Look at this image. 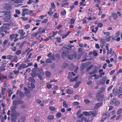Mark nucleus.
Instances as JSON below:
<instances>
[{"instance_id":"obj_45","label":"nucleus","mask_w":122,"mask_h":122,"mask_svg":"<svg viewBox=\"0 0 122 122\" xmlns=\"http://www.w3.org/2000/svg\"><path fill=\"white\" fill-rule=\"evenodd\" d=\"M16 101L17 102V104H23L24 102L23 101L19 100H17Z\"/></svg>"},{"instance_id":"obj_53","label":"nucleus","mask_w":122,"mask_h":122,"mask_svg":"<svg viewBox=\"0 0 122 122\" xmlns=\"http://www.w3.org/2000/svg\"><path fill=\"white\" fill-rule=\"evenodd\" d=\"M93 54L94 56H97V52L95 50H94L93 51Z\"/></svg>"},{"instance_id":"obj_17","label":"nucleus","mask_w":122,"mask_h":122,"mask_svg":"<svg viewBox=\"0 0 122 122\" xmlns=\"http://www.w3.org/2000/svg\"><path fill=\"white\" fill-rule=\"evenodd\" d=\"M11 119L13 121H14L15 119H16L17 117L15 113L11 114Z\"/></svg>"},{"instance_id":"obj_4","label":"nucleus","mask_w":122,"mask_h":122,"mask_svg":"<svg viewBox=\"0 0 122 122\" xmlns=\"http://www.w3.org/2000/svg\"><path fill=\"white\" fill-rule=\"evenodd\" d=\"M122 93V87H119L118 88H116L113 90V93L115 96H116Z\"/></svg>"},{"instance_id":"obj_63","label":"nucleus","mask_w":122,"mask_h":122,"mask_svg":"<svg viewBox=\"0 0 122 122\" xmlns=\"http://www.w3.org/2000/svg\"><path fill=\"white\" fill-rule=\"evenodd\" d=\"M56 57L59 60L60 58V56L59 54H56L55 55Z\"/></svg>"},{"instance_id":"obj_18","label":"nucleus","mask_w":122,"mask_h":122,"mask_svg":"<svg viewBox=\"0 0 122 122\" xmlns=\"http://www.w3.org/2000/svg\"><path fill=\"white\" fill-rule=\"evenodd\" d=\"M105 88L103 87H101L99 90H98V93H102L104 92L105 90Z\"/></svg>"},{"instance_id":"obj_26","label":"nucleus","mask_w":122,"mask_h":122,"mask_svg":"<svg viewBox=\"0 0 122 122\" xmlns=\"http://www.w3.org/2000/svg\"><path fill=\"white\" fill-rule=\"evenodd\" d=\"M117 100L115 98H113L112 99L110 102V104L112 105H113L115 104Z\"/></svg>"},{"instance_id":"obj_60","label":"nucleus","mask_w":122,"mask_h":122,"mask_svg":"<svg viewBox=\"0 0 122 122\" xmlns=\"http://www.w3.org/2000/svg\"><path fill=\"white\" fill-rule=\"evenodd\" d=\"M79 86V84L78 82L76 83L74 86V87L75 88H77Z\"/></svg>"},{"instance_id":"obj_3","label":"nucleus","mask_w":122,"mask_h":122,"mask_svg":"<svg viewBox=\"0 0 122 122\" xmlns=\"http://www.w3.org/2000/svg\"><path fill=\"white\" fill-rule=\"evenodd\" d=\"M22 15L24 16L25 15H30L33 13V10H29L28 9L23 8L22 9Z\"/></svg>"},{"instance_id":"obj_56","label":"nucleus","mask_w":122,"mask_h":122,"mask_svg":"<svg viewBox=\"0 0 122 122\" xmlns=\"http://www.w3.org/2000/svg\"><path fill=\"white\" fill-rule=\"evenodd\" d=\"M51 59L52 60L54 61L55 60V57L54 55V54L52 55H51Z\"/></svg>"},{"instance_id":"obj_52","label":"nucleus","mask_w":122,"mask_h":122,"mask_svg":"<svg viewBox=\"0 0 122 122\" xmlns=\"http://www.w3.org/2000/svg\"><path fill=\"white\" fill-rule=\"evenodd\" d=\"M84 102L86 104H88L90 102V101L88 99H85L84 100Z\"/></svg>"},{"instance_id":"obj_36","label":"nucleus","mask_w":122,"mask_h":122,"mask_svg":"<svg viewBox=\"0 0 122 122\" xmlns=\"http://www.w3.org/2000/svg\"><path fill=\"white\" fill-rule=\"evenodd\" d=\"M31 75L33 77H34L37 76V74L36 72H33L31 73Z\"/></svg>"},{"instance_id":"obj_12","label":"nucleus","mask_w":122,"mask_h":122,"mask_svg":"<svg viewBox=\"0 0 122 122\" xmlns=\"http://www.w3.org/2000/svg\"><path fill=\"white\" fill-rule=\"evenodd\" d=\"M26 68V64L24 63H22L19 65L17 69L18 70H20Z\"/></svg>"},{"instance_id":"obj_16","label":"nucleus","mask_w":122,"mask_h":122,"mask_svg":"<svg viewBox=\"0 0 122 122\" xmlns=\"http://www.w3.org/2000/svg\"><path fill=\"white\" fill-rule=\"evenodd\" d=\"M103 103L102 102H98L96 103L94 107V108L95 109H97L98 107H100L102 106Z\"/></svg>"},{"instance_id":"obj_10","label":"nucleus","mask_w":122,"mask_h":122,"mask_svg":"<svg viewBox=\"0 0 122 122\" xmlns=\"http://www.w3.org/2000/svg\"><path fill=\"white\" fill-rule=\"evenodd\" d=\"M3 8L4 9H6L8 10H10L12 9L11 6L9 4L6 3L3 5Z\"/></svg>"},{"instance_id":"obj_15","label":"nucleus","mask_w":122,"mask_h":122,"mask_svg":"<svg viewBox=\"0 0 122 122\" xmlns=\"http://www.w3.org/2000/svg\"><path fill=\"white\" fill-rule=\"evenodd\" d=\"M18 33L20 34V36H24L25 34V32H24L23 30L20 29L19 30L18 32Z\"/></svg>"},{"instance_id":"obj_28","label":"nucleus","mask_w":122,"mask_h":122,"mask_svg":"<svg viewBox=\"0 0 122 122\" xmlns=\"http://www.w3.org/2000/svg\"><path fill=\"white\" fill-rule=\"evenodd\" d=\"M8 97H10L11 96V94H12V91H11L10 89H8Z\"/></svg>"},{"instance_id":"obj_6","label":"nucleus","mask_w":122,"mask_h":122,"mask_svg":"<svg viewBox=\"0 0 122 122\" xmlns=\"http://www.w3.org/2000/svg\"><path fill=\"white\" fill-rule=\"evenodd\" d=\"M77 55L76 52H74L72 54L69 55L68 56V58L70 60H72L73 59H76L77 58Z\"/></svg>"},{"instance_id":"obj_37","label":"nucleus","mask_w":122,"mask_h":122,"mask_svg":"<svg viewBox=\"0 0 122 122\" xmlns=\"http://www.w3.org/2000/svg\"><path fill=\"white\" fill-rule=\"evenodd\" d=\"M22 52L20 50H17L15 53L16 55H18L20 54Z\"/></svg>"},{"instance_id":"obj_22","label":"nucleus","mask_w":122,"mask_h":122,"mask_svg":"<svg viewBox=\"0 0 122 122\" xmlns=\"http://www.w3.org/2000/svg\"><path fill=\"white\" fill-rule=\"evenodd\" d=\"M71 32V31H69L67 32V33L66 34H63V35L62 36V38L63 39L66 38V37L68 36L69 35Z\"/></svg>"},{"instance_id":"obj_57","label":"nucleus","mask_w":122,"mask_h":122,"mask_svg":"<svg viewBox=\"0 0 122 122\" xmlns=\"http://www.w3.org/2000/svg\"><path fill=\"white\" fill-rule=\"evenodd\" d=\"M30 26V25L29 24L25 25V26L24 28L26 29H27L29 28Z\"/></svg>"},{"instance_id":"obj_5","label":"nucleus","mask_w":122,"mask_h":122,"mask_svg":"<svg viewBox=\"0 0 122 122\" xmlns=\"http://www.w3.org/2000/svg\"><path fill=\"white\" fill-rule=\"evenodd\" d=\"M96 97L97 101L99 102H101L103 101L104 96V95H102L100 93H97L96 94Z\"/></svg>"},{"instance_id":"obj_30","label":"nucleus","mask_w":122,"mask_h":122,"mask_svg":"<svg viewBox=\"0 0 122 122\" xmlns=\"http://www.w3.org/2000/svg\"><path fill=\"white\" fill-rule=\"evenodd\" d=\"M69 4V3L68 2H66L65 3H62L61 4V7H66L65 5H68Z\"/></svg>"},{"instance_id":"obj_40","label":"nucleus","mask_w":122,"mask_h":122,"mask_svg":"<svg viewBox=\"0 0 122 122\" xmlns=\"http://www.w3.org/2000/svg\"><path fill=\"white\" fill-rule=\"evenodd\" d=\"M24 44V43L23 42H21L19 46V49H21L22 47Z\"/></svg>"},{"instance_id":"obj_7","label":"nucleus","mask_w":122,"mask_h":122,"mask_svg":"<svg viewBox=\"0 0 122 122\" xmlns=\"http://www.w3.org/2000/svg\"><path fill=\"white\" fill-rule=\"evenodd\" d=\"M72 77V75L71 73L70 72H69V74L67 78L69 79H70V81L71 82H72L74 81H77V79L78 78V76H76L73 78L71 79Z\"/></svg>"},{"instance_id":"obj_49","label":"nucleus","mask_w":122,"mask_h":122,"mask_svg":"<svg viewBox=\"0 0 122 122\" xmlns=\"http://www.w3.org/2000/svg\"><path fill=\"white\" fill-rule=\"evenodd\" d=\"M48 19L47 18H46V19H45L43 20H42L41 22L42 24H44V23H46V22H47L48 20Z\"/></svg>"},{"instance_id":"obj_1","label":"nucleus","mask_w":122,"mask_h":122,"mask_svg":"<svg viewBox=\"0 0 122 122\" xmlns=\"http://www.w3.org/2000/svg\"><path fill=\"white\" fill-rule=\"evenodd\" d=\"M41 27H40L38 29V31L36 32L33 33L32 34V37H36V39H38L41 37V34L42 33H44L45 32L46 29L44 28L41 31H40V30L41 29Z\"/></svg>"},{"instance_id":"obj_25","label":"nucleus","mask_w":122,"mask_h":122,"mask_svg":"<svg viewBox=\"0 0 122 122\" xmlns=\"http://www.w3.org/2000/svg\"><path fill=\"white\" fill-rule=\"evenodd\" d=\"M69 68L70 70H74L75 68H74V66L73 64L72 63L70 65Z\"/></svg>"},{"instance_id":"obj_21","label":"nucleus","mask_w":122,"mask_h":122,"mask_svg":"<svg viewBox=\"0 0 122 122\" xmlns=\"http://www.w3.org/2000/svg\"><path fill=\"white\" fill-rule=\"evenodd\" d=\"M66 46L68 47V50L70 51H71L72 50V48L74 47V46L73 45H71L70 44L67 45Z\"/></svg>"},{"instance_id":"obj_35","label":"nucleus","mask_w":122,"mask_h":122,"mask_svg":"<svg viewBox=\"0 0 122 122\" xmlns=\"http://www.w3.org/2000/svg\"><path fill=\"white\" fill-rule=\"evenodd\" d=\"M63 106L64 107L67 108L68 107V104L66 103V101H64L63 102Z\"/></svg>"},{"instance_id":"obj_27","label":"nucleus","mask_w":122,"mask_h":122,"mask_svg":"<svg viewBox=\"0 0 122 122\" xmlns=\"http://www.w3.org/2000/svg\"><path fill=\"white\" fill-rule=\"evenodd\" d=\"M38 71L39 72L37 73V74H41V75H44V73L41 68L38 69Z\"/></svg>"},{"instance_id":"obj_64","label":"nucleus","mask_w":122,"mask_h":122,"mask_svg":"<svg viewBox=\"0 0 122 122\" xmlns=\"http://www.w3.org/2000/svg\"><path fill=\"white\" fill-rule=\"evenodd\" d=\"M115 69H114L112 70H111V71L110 72V75H112L115 72Z\"/></svg>"},{"instance_id":"obj_62","label":"nucleus","mask_w":122,"mask_h":122,"mask_svg":"<svg viewBox=\"0 0 122 122\" xmlns=\"http://www.w3.org/2000/svg\"><path fill=\"white\" fill-rule=\"evenodd\" d=\"M80 104L79 102H74L73 103V106L78 105Z\"/></svg>"},{"instance_id":"obj_20","label":"nucleus","mask_w":122,"mask_h":122,"mask_svg":"<svg viewBox=\"0 0 122 122\" xmlns=\"http://www.w3.org/2000/svg\"><path fill=\"white\" fill-rule=\"evenodd\" d=\"M17 57L16 56H13V57L11 61V62H13L15 61V62H17L18 61V60H17Z\"/></svg>"},{"instance_id":"obj_42","label":"nucleus","mask_w":122,"mask_h":122,"mask_svg":"<svg viewBox=\"0 0 122 122\" xmlns=\"http://www.w3.org/2000/svg\"><path fill=\"white\" fill-rule=\"evenodd\" d=\"M104 34L107 37L110 36V33L109 32H104Z\"/></svg>"},{"instance_id":"obj_24","label":"nucleus","mask_w":122,"mask_h":122,"mask_svg":"<svg viewBox=\"0 0 122 122\" xmlns=\"http://www.w3.org/2000/svg\"><path fill=\"white\" fill-rule=\"evenodd\" d=\"M112 16L114 18V20H115L117 19L118 17L116 13H112Z\"/></svg>"},{"instance_id":"obj_32","label":"nucleus","mask_w":122,"mask_h":122,"mask_svg":"<svg viewBox=\"0 0 122 122\" xmlns=\"http://www.w3.org/2000/svg\"><path fill=\"white\" fill-rule=\"evenodd\" d=\"M83 113L86 116H88L89 117V116L90 111L83 112Z\"/></svg>"},{"instance_id":"obj_54","label":"nucleus","mask_w":122,"mask_h":122,"mask_svg":"<svg viewBox=\"0 0 122 122\" xmlns=\"http://www.w3.org/2000/svg\"><path fill=\"white\" fill-rule=\"evenodd\" d=\"M120 104V102L119 101H116V102L115 103V106H118Z\"/></svg>"},{"instance_id":"obj_46","label":"nucleus","mask_w":122,"mask_h":122,"mask_svg":"<svg viewBox=\"0 0 122 122\" xmlns=\"http://www.w3.org/2000/svg\"><path fill=\"white\" fill-rule=\"evenodd\" d=\"M43 75H41V74H37L39 78L41 80H43V79L42 77V76Z\"/></svg>"},{"instance_id":"obj_11","label":"nucleus","mask_w":122,"mask_h":122,"mask_svg":"<svg viewBox=\"0 0 122 122\" xmlns=\"http://www.w3.org/2000/svg\"><path fill=\"white\" fill-rule=\"evenodd\" d=\"M82 49L81 48H79L78 50V52H80L79 54L77 55V58L78 59H80L81 57V56L83 54V52L82 51Z\"/></svg>"},{"instance_id":"obj_31","label":"nucleus","mask_w":122,"mask_h":122,"mask_svg":"<svg viewBox=\"0 0 122 122\" xmlns=\"http://www.w3.org/2000/svg\"><path fill=\"white\" fill-rule=\"evenodd\" d=\"M6 89L5 88H2V90L1 93L3 95H4L5 94V92L6 91Z\"/></svg>"},{"instance_id":"obj_2","label":"nucleus","mask_w":122,"mask_h":122,"mask_svg":"<svg viewBox=\"0 0 122 122\" xmlns=\"http://www.w3.org/2000/svg\"><path fill=\"white\" fill-rule=\"evenodd\" d=\"M97 114V112L96 111H90L89 116L88 119L90 121H92L93 118L96 117Z\"/></svg>"},{"instance_id":"obj_50","label":"nucleus","mask_w":122,"mask_h":122,"mask_svg":"<svg viewBox=\"0 0 122 122\" xmlns=\"http://www.w3.org/2000/svg\"><path fill=\"white\" fill-rule=\"evenodd\" d=\"M101 45L102 46H105V43L104 41H103L102 39L101 40Z\"/></svg>"},{"instance_id":"obj_41","label":"nucleus","mask_w":122,"mask_h":122,"mask_svg":"<svg viewBox=\"0 0 122 122\" xmlns=\"http://www.w3.org/2000/svg\"><path fill=\"white\" fill-rule=\"evenodd\" d=\"M18 94L19 96H21L23 95V92L21 91H19L18 90H17L16 93V94L17 95Z\"/></svg>"},{"instance_id":"obj_44","label":"nucleus","mask_w":122,"mask_h":122,"mask_svg":"<svg viewBox=\"0 0 122 122\" xmlns=\"http://www.w3.org/2000/svg\"><path fill=\"white\" fill-rule=\"evenodd\" d=\"M51 6L52 8L54 9L56 8L55 5L53 2H52L51 3Z\"/></svg>"},{"instance_id":"obj_9","label":"nucleus","mask_w":122,"mask_h":122,"mask_svg":"<svg viewBox=\"0 0 122 122\" xmlns=\"http://www.w3.org/2000/svg\"><path fill=\"white\" fill-rule=\"evenodd\" d=\"M2 62L4 63L2 64L1 66L0 67V72L5 71L6 70V69L5 68L6 66L5 64L7 63L6 61L5 60H4Z\"/></svg>"},{"instance_id":"obj_43","label":"nucleus","mask_w":122,"mask_h":122,"mask_svg":"<svg viewBox=\"0 0 122 122\" xmlns=\"http://www.w3.org/2000/svg\"><path fill=\"white\" fill-rule=\"evenodd\" d=\"M45 74L47 77H49L51 75L50 72L48 71H47L45 72Z\"/></svg>"},{"instance_id":"obj_8","label":"nucleus","mask_w":122,"mask_h":122,"mask_svg":"<svg viewBox=\"0 0 122 122\" xmlns=\"http://www.w3.org/2000/svg\"><path fill=\"white\" fill-rule=\"evenodd\" d=\"M70 51L68 50L64 51L61 52V54L62 57V58H64L65 57H67L68 58V56Z\"/></svg>"},{"instance_id":"obj_23","label":"nucleus","mask_w":122,"mask_h":122,"mask_svg":"<svg viewBox=\"0 0 122 122\" xmlns=\"http://www.w3.org/2000/svg\"><path fill=\"white\" fill-rule=\"evenodd\" d=\"M25 116L21 117L19 119L21 122H24L25 120Z\"/></svg>"},{"instance_id":"obj_59","label":"nucleus","mask_w":122,"mask_h":122,"mask_svg":"<svg viewBox=\"0 0 122 122\" xmlns=\"http://www.w3.org/2000/svg\"><path fill=\"white\" fill-rule=\"evenodd\" d=\"M58 17V16L57 15V14L56 13H55L53 16V17L55 18H57Z\"/></svg>"},{"instance_id":"obj_55","label":"nucleus","mask_w":122,"mask_h":122,"mask_svg":"<svg viewBox=\"0 0 122 122\" xmlns=\"http://www.w3.org/2000/svg\"><path fill=\"white\" fill-rule=\"evenodd\" d=\"M11 110H14L15 109H16L17 108V107L16 106H12L11 107Z\"/></svg>"},{"instance_id":"obj_34","label":"nucleus","mask_w":122,"mask_h":122,"mask_svg":"<svg viewBox=\"0 0 122 122\" xmlns=\"http://www.w3.org/2000/svg\"><path fill=\"white\" fill-rule=\"evenodd\" d=\"M56 40L58 43H60L61 42V38L59 36H57L56 37Z\"/></svg>"},{"instance_id":"obj_61","label":"nucleus","mask_w":122,"mask_h":122,"mask_svg":"<svg viewBox=\"0 0 122 122\" xmlns=\"http://www.w3.org/2000/svg\"><path fill=\"white\" fill-rule=\"evenodd\" d=\"M55 63H53L52 64L50 65V66L51 68L52 69H53L55 68Z\"/></svg>"},{"instance_id":"obj_51","label":"nucleus","mask_w":122,"mask_h":122,"mask_svg":"<svg viewBox=\"0 0 122 122\" xmlns=\"http://www.w3.org/2000/svg\"><path fill=\"white\" fill-rule=\"evenodd\" d=\"M107 54H110L112 53V49L110 48V50L108 49V50H107Z\"/></svg>"},{"instance_id":"obj_48","label":"nucleus","mask_w":122,"mask_h":122,"mask_svg":"<svg viewBox=\"0 0 122 122\" xmlns=\"http://www.w3.org/2000/svg\"><path fill=\"white\" fill-rule=\"evenodd\" d=\"M66 13V12L65 10H64L63 11H61L60 14L62 15H65Z\"/></svg>"},{"instance_id":"obj_38","label":"nucleus","mask_w":122,"mask_h":122,"mask_svg":"<svg viewBox=\"0 0 122 122\" xmlns=\"http://www.w3.org/2000/svg\"><path fill=\"white\" fill-rule=\"evenodd\" d=\"M122 109L121 108H119L117 110V114L118 115L120 114L122 112Z\"/></svg>"},{"instance_id":"obj_58","label":"nucleus","mask_w":122,"mask_h":122,"mask_svg":"<svg viewBox=\"0 0 122 122\" xmlns=\"http://www.w3.org/2000/svg\"><path fill=\"white\" fill-rule=\"evenodd\" d=\"M49 108L50 110L53 111H54L56 110V108L54 107H49Z\"/></svg>"},{"instance_id":"obj_29","label":"nucleus","mask_w":122,"mask_h":122,"mask_svg":"<svg viewBox=\"0 0 122 122\" xmlns=\"http://www.w3.org/2000/svg\"><path fill=\"white\" fill-rule=\"evenodd\" d=\"M45 62L47 63H51L52 61L50 59L47 58L45 60Z\"/></svg>"},{"instance_id":"obj_19","label":"nucleus","mask_w":122,"mask_h":122,"mask_svg":"<svg viewBox=\"0 0 122 122\" xmlns=\"http://www.w3.org/2000/svg\"><path fill=\"white\" fill-rule=\"evenodd\" d=\"M67 93L69 94H72L73 93V91L71 89H67L66 90Z\"/></svg>"},{"instance_id":"obj_14","label":"nucleus","mask_w":122,"mask_h":122,"mask_svg":"<svg viewBox=\"0 0 122 122\" xmlns=\"http://www.w3.org/2000/svg\"><path fill=\"white\" fill-rule=\"evenodd\" d=\"M8 29V27L7 26L1 27L0 28V32H5L6 30H7Z\"/></svg>"},{"instance_id":"obj_47","label":"nucleus","mask_w":122,"mask_h":122,"mask_svg":"<svg viewBox=\"0 0 122 122\" xmlns=\"http://www.w3.org/2000/svg\"><path fill=\"white\" fill-rule=\"evenodd\" d=\"M7 57L8 59L11 60L13 57V56H12L11 55H9L7 56Z\"/></svg>"},{"instance_id":"obj_33","label":"nucleus","mask_w":122,"mask_h":122,"mask_svg":"<svg viewBox=\"0 0 122 122\" xmlns=\"http://www.w3.org/2000/svg\"><path fill=\"white\" fill-rule=\"evenodd\" d=\"M75 21V19L74 18H72L71 19L70 21V23L71 24H74Z\"/></svg>"},{"instance_id":"obj_13","label":"nucleus","mask_w":122,"mask_h":122,"mask_svg":"<svg viewBox=\"0 0 122 122\" xmlns=\"http://www.w3.org/2000/svg\"><path fill=\"white\" fill-rule=\"evenodd\" d=\"M19 35L17 34H15L10 35L9 37V39L10 40H13L14 38H16Z\"/></svg>"},{"instance_id":"obj_39","label":"nucleus","mask_w":122,"mask_h":122,"mask_svg":"<svg viewBox=\"0 0 122 122\" xmlns=\"http://www.w3.org/2000/svg\"><path fill=\"white\" fill-rule=\"evenodd\" d=\"M54 118V117L53 115L49 116L47 117V119L49 120H52Z\"/></svg>"}]
</instances>
